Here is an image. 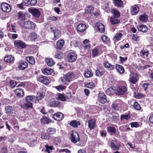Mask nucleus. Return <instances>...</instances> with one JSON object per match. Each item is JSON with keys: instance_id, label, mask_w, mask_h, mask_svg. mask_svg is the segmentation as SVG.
<instances>
[{"instance_id": "f257e3e1", "label": "nucleus", "mask_w": 153, "mask_h": 153, "mask_svg": "<svg viewBox=\"0 0 153 153\" xmlns=\"http://www.w3.org/2000/svg\"><path fill=\"white\" fill-rule=\"evenodd\" d=\"M75 74L74 72H69L65 75L60 78L62 82L64 84H67L72 81L75 77Z\"/></svg>"}, {"instance_id": "f03ea898", "label": "nucleus", "mask_w": 153, "mask_h": 153, "mask_svg": "<svg viewBox=\"0 0 153 153\" xmlns=\"http://www.w3.org/2000/svg\"><path fill=\"white\" fill-rule=\"evenodd\" d=\"M37 2V0H23V1L21 4H17V7L21 9H24L23 5L27 6H35Z\"/></svg>"}, {"instance_id": "7ed1b4c3", "label": "nucleus", "mask_w": 153, "mask_h": 153, "mask_svg": "<svg viewBox=\"0 0 153 153\" xmlns=\"http://www.w3.org/2000/svg\"><path fill=\"white\" fill-rule=\"evenodd\" d=\"M111 149L114 151L118 150L121 145L120 142L115 138L112 139L111 141Z\"/></svg>"}, {"instance_id": "20e7f679", "label": "nucleus", "mask_w": 153, "mask_h": 153, "mask_svg": "<svg viewBox=\"0 0 153 153\" xmlns=\"http://www.w3.org/2000/svg\"><path fill=\"white\" fill-rule=\"evenodd\" d=\"M139 74L137 73H133L130 74L129 80L133 84H136L139 79Z\"/></svg>"}, {"instance_id": "39448f33", "label": "nucleus", "mask_w": 153, "mask_h": 153, "mask_svg": "<svg viewBox=\"0 0 153 153\" xmlns=\"http://www.w3.org/2000/svg\"><path fill=\"white\" fill-rule=\"evenodd\" d=\"M127 88L124 85L119 86L116 90L115 93L119 95H124L127 91Z\"/></svg>"}, {"instance_id": "423d86ee", "label": "nucleus", "mask_w": 153, "mask_h": 153, "mask_svg": "<svg viewBox=\"0 0 153 153\" xmlns=\"http://www.w3.org/2000/svg\"><path fill=\"white\" fill-rule=\"evenodd\" d=\"M38 81L46 85H48L50 82L49 78L42 75L38 76L37 77Z\"/></svg>"}, {"instance_id": "0eeeda50", "label": "nucleus", "mask_w": 153, "mask_h": 153, "mask_svg": "<svg viewBox=\"0 0 153 153\" xmlns=\"http://www.w3.org/2000/svg\"><path fill=\"white\" fill-rule=\"evenodd\" d=\"M77 55L75 52L72 51L68 53L67 56L68 62H74L77 59Z\"/></svg>"}, {"instance_id": "6e6552de", "label": "nucleus", "mask_w": 153, "mask_h": 153, "mask_svg": "<svg viewBox=\"0 0 153 153\" xmlns=\"http://www.w3.org/2000/svg\"><path fill=\"white\" fill-rule=\"evenodd\" d=\"M14 44L15 46L19 49H22L26 47L25 43L21 40H15Z\"/></svg>"}, {"instance_id": "1a4fd4ad", "label": "nucleus", "mask_w": 153, "mask_h": 153, "mask_svg": "<svg viewBox=\"0 0 153 153\" xmlns=\"http://www.w3.org/2000/svg\"><path fill=\"white\" fill-rule=\"evenodd\" d=\"M25 28L28 29L34 30L36 28V25L33 22L30 21H25Z\"/></svg>"}, {"instance_id": "9d476101", "label": "nucleus", "mask_w": 153, "mask_h": 153, "mask_svg": "<svg viewBox=\"0 0 153 153\" xmlns=\"http://www.w3.org/2000/svg\"><path fill=\"white\" fill-rule=\"evenodd\" d=\"M98 99L99 101L103 104H104L107 102H109V101H107L106 95L103 92L99 93L98 95Z\"/></svg>"}, {"instance_id": "9b49d317", "label": "nucleus", "mask_w": 153, "mask_h": 153, "mask_svg": "<svg viewBox=\"0 0 153 153\" xmlns=\"http://www.w3.org/2000/svg\"><path fill=\"white\" fill-rule=\"evenodd\" d=\"M70 138L71 142L74 143H76L80 140L79 135L76 131L74 132L72 131L71 134Z\"/></svg>"}, {"instance_id": "f8f14e48", "label": "nucleus", "mask_w": 153, "mask_h": 153, "mask_svg": "<svg viewBox=\"0 0 153 153\" xmlns=\"http://www.w3.org/2000/svg\"><path fill=\"white\" fill-rule=\"evenodd\" d=\"M28 11L33 16L36 18H38L41 14L40 11L36 8H29Z\"/></svg>"}, {"instance_id": "ddd939ff", "label": "nucleus", "mask_w": 153, "mask_h": 153, "mask_svg": "<svg viewBox=\"0 0 153 153\" xmlns=\"http://www.w3.org/2000/svg\"><path fill=\"white\" fill-rule=\"evenodd\" d=\"M1 10L5 12H9L11 9V6L9 4L5 2L1 4Z\"/></svg>"}, {"instance_id": "4468645a", "label": "nucleus", "mask_w": 153, "mask_h": 153, "mask_svg": "<svg viewBox=\"0 0 153 153\" xmlns=\"http://www.w3.org/2000/svg\"><path fill=\"white\" fill-rule=\"evenodd\" d=\"M28 67V63L25 61L21 60L19 63L18 68L20 70H24Z\"/></svg>"}, {"instance_id": "2eb2a0df", "label": "nucleus", "mask_w": 153, "mask_h": 153, "mask_svg": "<svg viewBox=\"0 0 153 153\" xmlns=\"http://www.w3.org/2000/svg\"><path fill=\"white\" fill-rule=\"evenodd\" d=\"M107 72L103 68H100L95 71L96 75L98 76H100L104 74H106Z\"/></svg>"}, {"instance_id": "dca6fc26", "label": "nucleus", "mask_w": 153, "mask_h": 153, "mask_svg": "<svg viewBox=\"0 0 153 153\" xmlns=\"http://www.w3.org/2000/svg\"><path fill=\"white\" fill-rule=\"evenodd\" d=\"M140 8L138 6L135 4L131 7L130 9V12L132 15H136L139 12Z\"/></svg>"}, {"instance_id": "f3484780", "label": "nucleus", "mask_w": 153, "mask_h": 153, "mask_svg": "<svg viewBox=\"0 0 153 153\" xmlns=\"http://www.w3.org/2000/svg\"><path fill=\"white\" fill-rule=\"evenodd\" d=\"M95 26L97 29L98 31L101 33H104L105 31L104 25L102 23L97 22L95 24Z\"/></svg>"}, {"instance_id": "a211bd4d", "label": "nucleus", "mask_w": 153, "mask_h": 153, "mask_svg": "<svg viewBox=\"0 0 153 153\" xmlns=\"http://www.w3.org/2000/svg\"><path fill=\"white\" fill-rule=\"evenodd\" d=\"M53 117L56 120L60 121L63 119L64 115L62 113L59 112L54 114L53 115Z\"/></svg>"}, {"instance_id": "6ab92c4d", "label": "nucleus", "mask_w": 153, "mask_h": 153, "mask_svg": "<svg viewBox=\"0 0 153 153\" xmlns=\"http://www.w3.org/2000/svg\"><path fill=\"white\" fill-rule=\"evenodd\" d=\"M87 28L86 25L84 24H79L76 27V30L78 32L82 33Z\"/></svg>"}, {"instance_id": "aec40b11", "label": "nucleus", "mask_w": 153, "mask_h": 153, "mask_svg": "<svg viewBox=\"0 0 153 153\" xmlns=\"http://www.w3.org/2000/svg\"><path fill=\"white\" fill-rule=\"evenodd\" d=\"M111 13L113 17L116 18H119L120 15V13L117 8H113L111 10Z\"/></svg>"}, {"instance_id": "412c9836", "label": "nucleus", "mask_w": 153, "mask_h": 153, "mask_svg": "<svg viewBox=\"0 0 153 153\" xmlns=\"http://www.w3.org/2000/svg\"><path fill=\"white\" fill-rule=\"evenodd\" d=\"M113 1L116 7L118 8L124 7L123 3L122 0H113Z\"/></svg>"}, {"instance_id": "4be33fe9", "label": "nucleus", "mask_w": 153, "mask_h": 153, "mask_svg": "<svg viewBox=\"0 0 153 153\" xmlns=\"http://www.w3.org/2000/svg\"><path fill=\"white\" fill-rule=\"evenodd\" d=\"M65 44V41L63 40H59L57 41L56 47V49L60 50L62 49Z\"/></svg>"}, {"instance_id": "5701e85b", "label": "nucleus", "mask_w": 153, "mask_h": 153, "mask_svg": "<svg viewBox=\"0 0 153 153\" xmlns=\"http://www.w3.org/2000/svg\"><path fill=\"white\" fill-rule=\"evenodd\" d=\"M15 93L18 97H23L24 95V92L23 89L18 88L15 90Z\"/></svg>"}, {"instance_id": "b1692460", "label": "nucleus", "mask_w": 153, "mask_h": 153, "mask_svg": "<svg viewBox=\"0 0 153 153\" xmlns=\"http://www.w3.org/2000/svg\"><path fill=\"white\" fill-rule=\"evenodd\" d=\"M96 121L94 119H92L88 121V126L90 130L95 128Z\"/></svg>"}, {"instance_id": "393cba45", "label": "nucleus", "mask_w": 153, "mask_h": 153, "mask_svg": "<svg viewBox=\"0 0 153 153\" xmlns=\"http://www.w3.org/2000/svg\"><path fill=\"white\" fill-rule=\"evenodd\" d=\"M21 107L25 110H27L29 108L33 107V105L32 102H26L22 104L21 105Z\"/></svg>"}, {"instance_id": "a878e982", "label": "nucleus", "mask_w": 153, "mask_h": 153, "mask_svg": "<svg viewBox=\"0 0 153 153\" xmlns=\"http://www.w3.org/2000/svg\"><path fill=\"white\" fill-rule=\"evenodd\" d=\"M137 28L139 31L143 32H146L148 30L147 26L145 25H138Z\"/></svg>"}, {"instance_id": "bb28decb", "label": "nucleus", "mask_w": 153, "mask_h": 153, "mask_svg": "<svg viewBox=\"0 0 153 153\" xmlns=\"http://www.w3.org/2000/svg\"><path fill=\"white\" fill-rule=\"evenodd\" d=\"M53 33L54 36V39L56 40L58 39L60 36V32L59 30L55 29V30H52L51 31Z\"/></svg>"}, {"instance_id": "cd10ccee", "label": "nucleus", "mask_w": 153, "mask_h": 153, "mask_svg": "<svg viewBox=\"0 0 153 153\" xmlns=\"http://www.w3.org/2000/svg\"><path fill=\"white\" fill-rule=\"evenodd\" d=\"M5 62L13 63L14 60V57L11 55H9L6 56L4 59Z\"/></svg>"}, {"instance_id": "c85d7f7f", "label": "nucleus", "mask_w": 153, "mask_h": 153, "mask_svg": "<svg viewBox=\"0 0 153 153\" xmlns=\"http://www.w3.org/2000/svg\"><path fill=\"white\" fill-rule=\"evenodd\" d=\"M45 96V92L40 91L38 92H37V97H36V99H37L38 101L41 100L44 98Z\"/></svg>"}, {"instance_id": "c756f323", "label": "nucleus", "mask_w": 153, "mask_h": 153, "mask_svg": "<svg viewBox=\"0 0 153 153\" xmlns=\"http://www.w3.org/2000/svg\"><path fill=\"white\" fill-rule=\"evenodd\" d=\"M115 68L117 71L120 74H123L125 72L124 69L123 67L121 65L116 64Z\"/></svg>"}, {"instance_id": "7c9ffc66", "label": "nucleus", "mask_w": 153, "mask_h": 153, "mask_svg": "<svg viewBox=\"0 0 153 153\" xmlns=\"http://www.w3.org/2000/svg\"><path fill=\"white\" fill-rule=\"evenodd\" d=\"M103 65L105 68H108L109 70H113L114 68V65H111L108 61H105L103 63Z\"/></svg>"}, {"instance_id": "2f4dec72", "label": "nucleus", "mask_w": 153, "mask_h": 153, "mask_svg": "<svg viewBox=\"0 0 153 153\" xmlns=\"http://www.w3.org/2000/svg\"><path fill=\"white\" fill-rule=\"evenodd\" d=\"M5 111L6 114H11L13 113L14 108L11 106H7L5 107Z\"/></svg>"}, {"instance_id": "473e14b6", "label": "nucleus", "mask_w": 153, "mask_h": 153, "mask_svg": "<svg viewBox=\"0 0 153 153\" xmlns=\"http://www.w3.org/2000/svg\"><path fill=\"white\" fill-rule=\"evenodd\" d=\"M70 125L74 128H77L78 126L80 125V123L79 121H77L76 120H73L70 122Z\"/></svg>"}, {"instance_id": "72a5a7b5", "label": "nucleus", "mask_w": 153, "mask_h": 153, "mask_svg": "<svg viewBox=\"0 0 153 153\" xmlns=\"http://www.w3.org/2000/svg\"><path fill=\"white\" fill-rule=\"evenodd\" d=\"M53 70L51 68H46L42 70V72L45 75H50L53 72Z\"/></svg>"}, {"instance_id": "f704fd0d", "label": "nucleus", "mask_w": 153, "mask_h": 153, "mask_svg": "<svg viewBox=\"0 0 153 153\" xmlns=\"http://www.w3.org/2000/svg\"><path fill=\"white\" fill-rule=\"evenodd\" d=\"M29 37L31 41H35L37 39V34L35 32H32L30 34Z\"/></svg>"}, {"instance_id": "c9c22d12", "label": "nucleus", "mask_w": 153, "mask_h": 153, "mask_svg": "<svg viewBox=\"0 0 153 153\" xmlns=\"http://www.w3.org/2000/svg\"><path fill=\"white\" fill-rule=\"evenodd\" d=\"M45 60L47 65L50 66H52L55 63L54 60L51 58H46Z\"/></svg>"}, {"instance_id": "e433bc0d", "label": "nucleus", "mask_w": 153, "mask_h": 153, "mask_svg": "<svg viewBox=\"0 0 153 153\" xmlns=\"http://www.w3.org/2000/svg\"><path fill=\"white\" fill-rule=\"evenodd\" d=\"M34 100H36V97L34 96H28L26 97L25 98L26 101L32 103L33 102Z\"/></svg>"}, {"instance_id": "4c0bfd02", "label": "nucleus", "mask_w": 153, "mask_h": 153, "mask_svg": "<svg viewBox=\"0 0 153 153\" xmlns=\"http://www.w3.org/2000/svg\"><path fill=\"white\" fill-rule=\"evenodd\" d=\"M18 19L21 21H25V15L21 12H19L17 13Z\"/></svg>"}, {"instance_id": "58836bf2", "label": "nucleus", "mask_w": 153, "mask_h": 153, "mask_svg": "<svg viewBox=\"0 0 153 153\" xmlns=\"http://www.w3.org/2000/svg\"><path fill=\"white\" fill-rule=\"evenodd\" d=\"M25 60L32 65H34L35 63L34 59L33 56H27L25 58Z\"/></svg>"}, {"instance_id": "ea45409f", "label": "nucleus", "mask_w": 153, "mask_h": 153, "mask_svg": "<svg viewBox=\"0 0 153 153\" xmlns=\"http://www.w3.org/2000/svg\"><path fill=\"white\" fill-rule=\"evenodd\" d=\"M119 115L118 113L115 114V115H113L111 117H109L110 120L112 122H117L119 120Z\"/></svg>"}, {"instance_id": "a19ab883", "label": "nucleus", "mask_w": 153, "mask_h": 153, "mask_svg": "<svg viewBox=\"0 0 153 153\" xmlns=\"http://www.w3.org/2000/svg\"><path fill=\"white\" fill-rule=\"evenodd\" d=\"M84 75L85 77L89 78L93 76V73L91 70H86L84 72Z\"/></svg>"}, {"instance_id": "79ce46f5", "label": "nucleus", "mask_w": 153, "mask_h": 153, "mask_svg": "<svg viewBox=\"0 0 153 153\" xmlns=\"http://www.w3.org/2000/svg\"><path fill=\"white\" fill-rule=\"evenodd\" d=\"M114 88L113 87H110L108 88L105 91L106 94L109 95L113 94L114 93H115L116 89H114Z\"/></svg>"}, {"instance_id": "37998d69", "label": "nucleus", "mask_w": 153, "mask_h": 153, "mask_svg": "<svg viewBox=\"0 0 153 153\" xmlns=\"http://www.w3.org/2000/svg\"><path fill=\"white\" fill-rule=\"evenodd\" d=\"M122 101L120 100H116L112 105V107L114 110L118 111L119 109V106L118 105L117 102H121Z\"/></svg>"}, {"instance_id": "c03bdc74", "label": "nucleus", "mask_w": 153, "mask_h": 153, "mask_svg": "<svg viewBox=\"0 0 153 153\" xmlns=\"http://www.w3.org/2000/svg\"><path fill=\"white\" fill-rule=\"evenodd\" d=\"M99 54V48L97 47H95L92 51V54L93 57H95L98 56Z\"/></svg>"}, {"instance_id": "a18cd8bd", "label": "nucleus", "mask_w": 153, "mask_h": 153, "mask_svg": "<svg viewBox=\"0 0 153 153\" xmlns=\"http://www.w3.org/2000/svg\"><path fill=\"white\" fill-rule=\"evenodd\" d=\"M46 131L47 134L50 135L55 134L56 132V129L54 128H49L47 129Z\"/></svg>"}, {"instance_id": "49530a36", "label": "nucleus", "mask_w": 153, "mask_h": 153, "mask_svg": "<svg viewBox=\"0 0 153 153\" xmlns=\"http://www.w3.org/2000/svg\"><path fill=\"white\" fill-rule=\"evenodd\" d=\"M144 133V131L138 132L136 135V138L138 140H140L143 137Z\"/></svg>"}, {"instance_id": "de8ad7c7", "label": "nucleus", "mask_w": 153, "mask_h": 153, "mask_svg": "<svg viewBox=\"0 0 153 153\" xmlns=\"http://www.w3.org/2000/svg\"><path fill=\"white\" fill-rule=\"evenodd\" d=\"M110 21L111 23L113 25H115L116 24L119 23L120 21L119 19L113 17H111L110 18Z\"/></svg>"}, {"instance_id": "09e8293b", "label": "nucleus", "mask_w": 153, "mask_h": 153, "mask_svg": "<svg viewBox=\"0 0 153 153\" xmlns=\"http://www.w3.org/2000/svg\"><path fill=\"white\" fill-rule=\"evenodd\" d=\"M41 121L42 123L44 124H48L50 122H51V120L45 116L41 118Z\"/></svg>"}, {"instance_id": "8fccbe9b", "label": "nucleus", "mask_w": 153, "mask_h": 153, "mask_svg": "<svg viewBox=\"0 0 153 153\" xmlns=\"http://www.w3.org/2000/svg\"><path fill=\"white\" fill-rule=\"evenodd\" d=\"M107 131L109 133L116 134V129L114 127H108L107 128Z\"/></svg>"}, {"instance_id": "3c124183", "label": "nucleus", "mask_w": 153, "mask_h": 153, "mask_svg": "<svg viewBox=\"0 0 153 153\" xmlns=\"http://www.w3.org/2000/svg\"><path fill=\"white\" fill-rule=\"evenodd\" d=\"M27 143L30 146L33 147L35 146L36 144L37 140L34 139H30Z\"/></svg>"}, {"instance_id": "603ef678", "label": "nucleus", "mask_w": 153, "mask_h": 153, "mask_svg": "<svg viewBox=\"0 0 153 153\" xmlns=\"http://www.w3.org/2000/svg\"><path fill=\"white\" fill-rule=\"evenodd\" d=\"M85 86L86 88L92 89L95 87V85L93 82H90L85 84Z\"/></svg>"}, {"instance_id": "864d4df0", "label": "nucleus", "mask_w": 153, "mask_h": 153, "mask_svg": "<svg viewBox=\"0 0 153 153\" xmlns=\"http://www.w3.org/2000/svg\"><path fill=\"white\" fill-rule=\"evenodd\" d=\"M148 16L144 13V15H140L139 16V19L143 22H146L148 20Z\"/></svg>"}, {"instance_id": "5fc2aeb1", "label": "nucleus", "mask_w": 153, "mask_h": 153, "mask_svg": "<svg viewBox=\"0 0 153 153\" xmlns=\"http://www.w3.org/2000/svg\"><path fill=\"white\" fill-rule=\"evenodd\" d=\"M94 10V8L92 6H89L87 7V9L85 10V14L89 13L91 14L92 13Z\"/></svg>"}, {"instance_id": "6e6d98bb", "label": "nucleus", "mask_w": 153, "mask_h": 153, "mask_svg": "<svg viewBox=\"0 0 153 153\" xmlns=\"http://www.w3.org/2000/svg\"><path fill=\"white\" fill-rule=\"evenodd\" d=\"M63 56V55L62 53L60 51H57L55 55V57L58 59H62Z\"/></svg>"}, {"instance_id": "4d7b16f0", "label": "nucleus", "mask_w": 153, "mask_h": 153, "mask_svg": "<svg viewBox=\"0 0 153 153\" xmlns=\"http://www.w3.org/2000/svg\"><path fill=\"white\" fill-rule=\"evenodd\" d=\"M50 105L51 106V107L53 106L54 107H58L59 105V102L58 101H53L50 102Z\"/></svg>"}, {"instance_id": "13d9d810", "label": "nucleus", "mask_w": 153, "mask_h": 153, "mask_svg": "<svg viewBox=\"0 0 153 153\" xmlns=\"http://www.w3.org/2000/svg\"><path fill=\"white\" fill-rule=\"evenodd\" d=\"M42 138L45 140H48L50 138L51 136L48 134L45 133H43L41 134Z\"/></svg>"}, {"instance_id": "bf43d9fd", "label": "nucleus", "mask_w": 153, "mask_h": 153, "mask_svg": "<svg viewBox=\"0 0 153 153\" xmlns=\"http://www.w3.org/2000/svg\"><path fill=\"white\" fill-rule=\"evenodd\" d=\"M123 36V34L121 33H118L116 34L114 37V40L119 41L120 39Z\"/></svg>"}, {"instance_id": "052dcab7", "label": "nucleus", "mask_w": 153, "mask_h": 153, "mask_svg": "<svg viewBox=\"0 0 153 153\" xmlns=\"http://www.w3.org/2000/svg\"><path fill=\"white\" fill-rule=\"evenodd\" d=\"M58 99V100L62 101H65L66 100L65 97L64 95L61 94H59Z\"/></svg>"}, {"instance_id": "680f3d73", "label": "nucleus", "mask_w": 153, "mask_h": 153, "mask_svg": "<svg viewBox=\"0 0 153 153\" xmlns=\"http://www.w3.org/2000/svg\"><path fill=\"white\" fill-rule=\"evenodd\" d=\"M134 108L137 110H140L141 108L137 102H135L134 103Z\"/></svg>"}, {"instance_id": "e2e57ef3", "label": "nucleus", "mask_w": 153, "mask_h": 153, "mask_svg": "<svg viewBox=\"0 0 153 153\" xmlns=\"http://www.w3.org/2000/svg\"><path fill=\"white\" fill-rule=\"evenodd\" d=\"M9 83L10 86L12 88H14L17 85V83L16 81L13 80H10V81Z\"/></svg>"}, {"instance_id": "0e129e2a", "label": "nucleus", "mask_w": 153, "mask_h": 153, "mask_svg": "<svg viewBox=\"0 0 153 153\" xmlns=\"http://www.w3.org/2000/svg\"><path fill=\"white\" fill-rule=\"evenodd\" d=\"M101 39L103 41L106 43L109 40V39L105 35H102L101 36Z\"/></svg>"}, {"instance_id": "69168bd1", "label": "nucleus", "mask_w": 153, "mask_h": 153, "mask_svg": "<svg viewBox=\"0 0 153 153\" xmlns=\"http://www.w3.org/2000/svg\"><path fill=\"white\" fill-rule=\"evenodd\" d=\"M130 115L122 114L121 116V120H122L123 119L128 120L130 118Z\"/></svg>"}, {"instance_id": "338daca9", "label": "nucleus", "mask_w": 153, "mask_h": 153, "mask_svg": "<svg viewBox=\"0 0 153 153\" xmlns=\"http://www.w3.org/2000/svg\"><path fill=\"white\" fill-rule=\"evenodd\" d=\"M131 127L137 128L139 126V125L137 122H133L130 123Z\"/></svg>"}, {"instance_id": "774afa93", "label": "nucleus", "mask_w": 153, "mask_h": 153, "mask_svg": "<svg viewBox=\"0 0 153 153\" xmlns=\"http://www.w3.org/2000/svg\"><path fill=\"white\" fill-rule=\"evenodd\" d=\"M7 146L4 145L2 146L1 149V152L2 153H6L7 152Z\"/></svg>"}]
</instances>
